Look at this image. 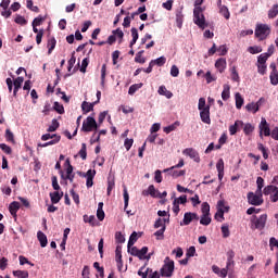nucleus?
<instances>
[{
	"mask_svg": "<svg viewBox=\"0 0 278 278\" xmlns=\"http://www.w3.org/2000/svg\"><path fill=\"white\" fill-rule=\"evenodd\" d=\"M203 1L205 0H195L194 1V10H193V22L200 29H205L207 24H205V15H203Z\"/></svg>",
	"mask_w": 278,
	"mask_h": 278,
	"instance_id": "1",
	"label": "nucleus"
},
{
	"mask_svg": "<svg viewBox=\"0 0 278 278\" xmlns=\"http://www.w3.org/2000/svg\"><path fill=\"white\" fill-rule=\"evenodd\" d=\"M254 36L260 41L266 40L270 36V26L268 24H256Z\"/></svg>",
	"mask_w": 278,
	"mask_h": 278,
	"instance_id": "2",
	"label": "nucleus"
},
{
	"mask_svg": "<svg viewBox=\"0 0 278 278\" xmlns=\"http://www.w3.org/2000/svg\"><path fill=\"white\" fill-rule=\"evenodd\" d=\"M173 273H175V261L167 256L165 257L164 265L161 268V277H173Z\"/></svg>",
	"mask_w": 278,
	"mask_h": 278,
	"instance_id": "3",
	"label": "nucleus"
},
{
	"mask_svg": "<svg viewBox=\"0 0 278 278\" xmlns=\"http://www.w3.org/2000/svg\"><path fill=\"white\" fill-rule=\"evenodd\" d=\"M99 129V124H97V119L92 116H88L84 122L81 126V131L85 134H90V131H97Z\"/></svg>",
	"mask_w": 278,
	"mask_h": 278,
	"instance_id": "4",
	"label": "nucleus"
},
{
	"mask_svg": "<svg viewBox=\"0 0 278 278\" xmlns=\"http://www.w3.org/2000/svg\"><path fill=\"white\" fill-rule=\"evenodd\" d=\"M184 159H180L178 164L169 167V168H166L163 170V173H170L172 177H174L175 179H177V177H184V175H186V170L185 169H181V170H177L175 168H181L184 167Z\"/></svg>",
	"mask_w": 278,
	"mask_h": 278,
	"instance_id": "5",
	"label": "nucleus"
},
{
	"mask_svg": "<svg viewBox=\"0 0 278 278\" xmlns=\"http://www.w3.org/2000/svg\"><path fill=\"white\" fill-rule=\"evenodd\" d=\"M266 220H268L267 214H263L260 217H257V215L251 217L252 225H254L255 229H260V231L266 227Z\"/></svg>",
	"mask_w": 278,
	"mask_h": 278,
	"instance_id": "6",
	"label": "nucleus"
},
{
	"mask_svg": "<svg viewBox=\"0 0 278 278\" xmlns=\"http://www.w3.org/2000/svg\"><path fill=\"white\" fill-rule=\"evenodd\" d=\"M258 129H260V138H264V136L265 137L270 136V124H268V122L264 117L261 118Z\"/></svg>",
	"mask_w": 278,
	"mask_h": 278,
	"instance_id": "7",
	"label": "nucleus"
},
{
	"mask_svg": "<svg viewBox=\"0 0 278 278\" xmlns=\"http://www.w3.org/2000/svg\"><path fill=\"white\" fill-rule=\"evenodd\" d=\"M248 203L250 205H262L264 203V198H262V192L261 193H253L249 192L248 193Z\"/></svg>",
	"mask_w": 278,
	"mask_h": 278,
	"instance_id": "8",
	"label": "nucleus"
},
{
	"mask_svg": "<svg viewBox=\"0 0 278 278\" xmlns=\"http://www.w3.org/2000/svg\"><path fill=\"white\" fill-rule=\"evenodd\" d=\"M184 155H187L188 157H190L191 160H193V162H201V157L199 156V152H197V150H194L193 148H187L182 151Z\"/></svg>",
	"mask_w": 278,
	"mask_h": 278,
	"instance_id": "9",
	"label": "nucleus"
},
{
	"mask_svg": "<svg viewBox=\"0 0 278 278\" xmlns=\"http://www.w3.org/2000/svg\"><path fill=\"white\" fill-rule=\"evenodd\" d=\"M192 220H199V214L187 212L185 213L182 223H180V225L188 226L190 223H192Z\"/></svg>",
	"mask_w": 278,
	"mask_h": 278,
	"instance_id": "10",
	"label": "nucleus"
},
{
	"mask_svg": "<svg viewBox=\"0 0 278 278\" xmlns=\"http://www.w3.org/2000/svg\"><path fill=\"white\" fill-rule=\"evenodd\" d=\"M94 175H97V170L89 169L86 174L83 175V177L87 178L86 186L87 188H92L94 186Z\"/></svg>",
	"mask_w": 278,
	"mask_h": 278,
	"instance_id": "11",
	"label": "nucleus"
},
{
	"mask_svg": "<svg viewBox=\"0 0 278 278\" xmlns=\"http://www.w3.org/2000/svg\"><path fill=\"white\" fill-rule=\"evenodd\" d=\"M200 118L202 123H205V125H211L212 118H210V105H206L205 109L200 111Z\"/></svg>",
	"mask_w": 278,
	"mask_h": 278,
	"instance_id": "12",
	"label": "nucleus"
},
{
	"mask_svg": "<svg viewBox=\"0 0 278 278\" xmlns=\"http://www.w3.org/2000/svg\"><path fill=\"white\" fill-rule=\"evenodd\" d=\"M223 207V200H219L217 202V212L215 213V220H219V223H223L225 220V210H222Z\"/></svg>",
	"mask_w": 278,
	"mask_h": 278,
	"instance_id": "13",
	"label": "nucleus"
},
{
	"mask_svg": "<svg viewBox=\"0 0 278 278\" xmlns=\"http://www.w3.org/2000/svg\"><path fill=\"white\" fill-rule=\"evenodd\" d=\"M25 81V78L23 77H17L14 81H13V97H16V94L18 93V90H21L23 83Z\"/></svg>",
	"mask_w": 278,
	"mask_h": 278,
	"instance_id": "14",
	"label": "nucleus"
},
{
	"mask_svg": "<svg viewBox=\"0 0 278 278\" xmlns=\"http://www.w3.org/2000/svg\"><path fill=\"white\" fill-rule=\"evenodd\" d=\"M60 140H62V136L54 135V139H52L46 143H38V147H40L41 149H45L47 147H52L53 144H58V142H60Z\"/></svg>",
	"mask_w": 278,
	"mask_h": 278,
	"instance_id": "15",
	"label": "nucleus"
},
{
	"mask_svg": "<svg viewBox=\"0 0 278 278\" xmlns=\"http://www.w3.org/2000/svg\"><path fill=\"white\" fill-rule=\"evenodd\" d=\"M215 68H217L219 73H225V68H227V60L223 58L218 59L215 62Z\"/></svg>",
	"mask_w": 278,
	"mask_h": 278,
	"instance_id": "16",
	"label": "nucleus"
},
{
	"mask_svg": "<svg viewBox=\"0 0 278 278\" xmlns=\"http://www.w3.org/2000/svg\"><path fill=\"white\" fill-rule=\"evenodd\" d=\"M277 192L278 188L275 185H268L263 189V194H265V197H271V194H277Z\"/></svg>",
	"mask_w": 278,
	"mask_h": 278,
	"instance_id": "17",
	"label": "nucleus"
},
{
	"mask_svg": "<svg viewBox=\"0 0 278 278\" xmlns=\"http://www.w3.org/2000/svg\"><path fill=\"white\" fill-rule=\"evenodd\" d=\"M94 105H97V102L89 103V102L84 101L81 103L83 113L88 114L89 112H92L94 110Z\"/></svg>",
	"mask_w": 278,
	"mask_h": 278,
	"instance_id": "18",
	"label": "nucleus"
},
{
	"mask_svg": "<svg viewBox=\"0 0 278 278\" xmlns=\"http://www.w3.org/2000/svg\"><path fill=\"white\" fill-rule=\"evenodd\" d=\"M64 197V192L54 191L50 193V200L52 204H56L59 201H62V198Z\"/></svg>",
	"mask_w": 278,
	"mask_h": 278,
	"instance_id": "19",
	"label": "nucleus"
},
{
	"mask_svg": "<svg viewBox=\"0 0 278 278\" xmlns=\"http://www.w3.org/2000/svg\"><path fill=\"white\" fill-rule=\"evenodd\" d=\"M147 253H149V248L148 247H143L141 250H138L137 252V257L139 260H151V254H149L148 256Z\"/></svg>",
	"mask_w": 278,
	"mask_h": 278,
	"instance_id": "20",
	"label": "nucleus"
},
{
	"mask_svg": "<svg viewBox=\"0 0 278 278\" xmlns=\"http://www.w3.org/2000/svg\"><path fill=\"white\" fill-rule=\"evenodd\" d=\"M157 92L162 97H166V99H173V91H168V89H166V86H164V85L159 87Z\"/></svg>",
	"mask_w": 278,
	"mask_h": 278,
	"instance_id": "21",
	"label": "nucleus"
},
{
	"mask_svg": "<svg viewBox=\"0 0 278 278\" xmlns=\"http://www.w3.org/2000/svg\"><path fill=\"white\" fill-rule=\"evenodd\" d=\"M21 210V203L14 201L9 205L10 214L14 217H16V213Z\"/></svg>",
	"mask_w": 278,
	"mask_h": 278,
	"instance_id": "22",
	"label": "nucleus"
},
{
	"mask_svg": "<svg viewBox=\"0 0 278 278\" xmlns=\"http://www.w3.org/2000/svg\"><path fill=\"white\" fill-rule=\"evenodd\" d=\"M37 238L40 242V247L45 249V247H47V244L49 243V241L47 240V235H45L42 231H38Z\"/></svg>",
	"mask_w": 278,
	"mask_h": 278,
	"instance_id": "23",
	"label": "nucleus"
},
{
	"mask_svg": "<svg viewBox=\"0 0 278 278\" xmlns=\"http://www.w3.org/2000/svg\"><path fill=\"white\" fill-rule=\"evenodd\" d=\"M55 45H58V41L55 40V37L48 39V55H51L53 53V49H55Z\"/></svg>",
	"mask_w": 278,
	"mask_h": 278,
	"instance_id": "24",
	"label": "nucleus"
},
{
	"mask_svg": "<svg viewBox=\"0 0 278 278\" xmlns=\"http://www.w3.org/2000/svg\"><path fill=\"white\" fill-rule=\"evenodd\" d=\"M130 33H131L132 40L130 41L129 47H130V49H132L134 45H136V42H138V38H139L138 28L132 27L130 29Z\"/></svg>",
	"mask_w": 278,
	"mask_h": 278,
	"instance_id": "25",
	"label": "nucleus"
},
{
	"mask_svg": "<svg viewBox=\"0 0 278 278\" xmlns=\"http://www.w3.org/2000/svg\"><path fill=\"white\" fill-rule=\"evenodd\" d=\"M239 125H244V123L242 121H236L235 125L229 126L230 136H236V134H238V126Z\"/></svg>",
	"mask_w": 278,
	"mask_h": 278,
	"instance_id": "26",
	"label": "nucleus"
},
{
	"mask_svg": "<svg viewBox=\"0 0 278 278\" xmlns=\"http://www.w3.org/2000/svg\"><path fill=\"white\" fill-rule=\"evenodd\" d=\"M235 99L237 110H242V105H244V98H242V94L236 93Z\"/></svg>",
	"mask_w": 278,
	"mask_h": 278,
	"instance_id": "27",
	"label": "nucleus"
},
{
	"mask_svg": "<svg viewBox=\"0 0 278 278\" xmlns=\"http://www.w3.org/2000/svg\"><path fill=\"white\" fill-rule=\"evenodd\" d=\"M13 277L17 278H29V271L27 270H13Z\"/></svg>",
	"mask_w": 278,
	"mask_h": 278,
	"instance_id": "28",
	"label": "nucleus"
},
{
	"mask_svg": "<svg viewBox=\"0 0 278 278\" xmlns=\"http://www.w3.org/2000/svg\"><path fill=\"white\" fill-rule=\"evenodd\" d=\"M59 128H60V122H58V119H52V123L48 127L47 131L48 134H51L53 131H58Z\"/></svg>",
	"mask_w": 278,
	"mask_h": 278,
	"instance_id": "29",
	"label": "nucleus"
},
{
	"mask_svg": "<svg viewBox=\"0 0 278 278\" xmlns=\"http://www.w3.org/2000/svg\"><path fill=\"white\" fill-rule=\"evenodd\" d=\"M45 21H47V17L42 16V15H39L37 17L34 18L33 23H31V26L33 27H40V25L42 23H45Z\"/></svg>",
	"mask_w": 278,
	"mask_h": 278,
	"instance_id": "30",
	"label": "nucleus"
},
{
	"mask_svg": "<svg viewBox=\"0 0 278 278\" xmlns=\"http://www.w3.org/2000/svg\"><path fill=\"white\" fill-rule=\"evenodd\" d=\"M114 186H116L114 178H108V188H106L108 197L112 194V190H114Z\"/></svg>",
	"mask_w": 278,
	"mask_h": 278,
	"instance_id": "31",
	"label": "nucleus"
},
{
	"mask_svg": "<svg viewBox=\"0 0 278 278\" xmlns=\"http://www.w3.org/2000/svg\"><path fill=\"white\" fill-rule=\"evenodd\" d=\"M212 223V217L210 215H201L200 225L207 227Z\"/></svg>",
	"mask_w": 278,
	"mask_h": 278,
	"instance_id": "32",
	"label": "nucleus"
},
{
	"mask_svg": "<svg viewBox=\"0 0 278 278\" xmlns=\"http://www.w3.org/2000/svg\"><path fill=\"white\" fill-rule=\"evenodd\" d=\"M230 88L229 85H224V90L222 92V99L223 101H227L230 97Z\"/></svg>",
	"mask_w": 278,
	"mask_h": 278,
	"instance_id": "33",
	"label": "nucleus"
},
{
	"mask_svg": "<svg viewBox=\"0 0 278 278\" xmlns=\"http://www.w3.org/2000/svg\"><path fill=\"white\" fill-rule=\"evenodd\" d=\"M219 13L226 18V21H229L231 14L229 13V9L227 8V5H222L219 8Z\"/></svg>",
	"mask_w": 278,
	"mask_h": 278,
	"instance_id": "34",
	"label": "nucleus"
},
{
	"mask_svg": "<svg viewBox=\"0 0 278 278\" xmlns=\"http://www.w3.org/2000/svg\"><path fill=\"white\" fill-rule=\"evenodd\" d=\"M253 131H255V126H252L251 123H248L244 125L243 134H245V136H251V134H253Z\"/></svg>",
	"mask_w": 278,
	"mask_h": 278,
	"instance_id": "35",
	"label": "nucleus"
},
{
	"mask_svg": "<svg viewBox=\"0 0 278 278\" xmlns=\"http://www.w3.org/2000/svg\"><path fill=\"white\" fill-rule=\"evenodd\" d=\"M123 261V247L117 245L115 250V262H121Z\"/></svg>",
	"mask_w": 278,
	"mask_h": 278,
	"instance_id": "36",
	"label": "nucleus"
},
{
	"mask_svg": "<svg viewBox=\"0 0 278 278\" xmlns=\"http://www.w3.org/2000/svg\"><path fill=\"white\" fill-rule=\"evenodd\" d=\"M278 15V4H274L268 11V18H277Z\"/></svg>",
	"mask_w": 278,
	"mask_h": 278,
	"instance_id": "37",
	"label": "nucleus"
},
{
	"mask_svg": "<svg viewBox=\"0 0 278 278\" xmlns=\"http://www.w3.org/2000/svg\"><path fill=\"white\" fill-rule=\"evenodd\" d=\"M176 23H177V27L181 29V26L184 25V13L181 11H178L176 13Z\"/></svg>",
	"mask_w": 278,
	"mask_h": 278,
	"instance_id": "38",
	"label": "nucleus"
},
{
	"mask_svg": "<svg viewBox=\"0 0 278 278\" xmlns=\"http://www.w3.org/2000/svg\"><path fill=\"white\" fill-rule=\"evenodd\" d=\"M245 110L248 112H253V114H256V112H260V109L257 108V104H255L254 102L248 103L245 105Z\"/></svg>",
	"mask_w": 278,
	"mask_h": 278,
	"instance_id": "39",
	"label": "nucleus"
},
{
	"mask_svg": "<svg viewBox=\"0 0 278 278\" xmlns=\"http://www.w3.org/2000/svg\"><path fill=\"white\" fill-rule=\"evenodd\" d=\"M143 194H150V197L156 198L157 197V190L155 189V186L150 185L148 188V191H143Z\"/></svg>",
	"mask_w": 278,
	"mask_h": 278,
	"instance_id": "40",
	"label": "nucleus"
},
{
	"mask_svg": "<svg viewBox=\"0 0 278 278\" xmlns=\"http://www.w3.org/2000/svg\"><path fill=\"white\" fill-rule=\"evenodd\" d=\"M140 88H142V83L131 85L128 89V94H136V92H138V90H140Z\"/></svg>",
	"mask_w": 278,
	"mask_h": 278,
	"instance_id": "41",
	"label": "nucleus"
},
{
	"mask_svg": "<svg viewBox=\"0 0 278 278\" xmlns=\"http://www.w3.org/2000/svg\"><path fill=\"white\" fill-rule=\"evenodd\" d=\"M78 155L81 157V160H86L88 157L86 143H81V149L79 150Z\"/></svg>",
	"mask_w": 278,
	"mask_h": 278,
	"instance_id": "42",
	"label": "nucleus"
},
{
	"mask_svg": "<svg viewBox=\"0 0 278 278\" xmlns=\"http://www.w3.org/2000/svg\"><path fill=\"white\" fill-rule=\"evenodd\" d=\"M83 220L84 223H88L89 225H91V227H94V220H97V218L94 217V215H84Z\"/></svg>",
	"mask_w": 278,
	"mask_h": 278,
	"instance_id": "43",
	"label": "nucleus"
},
{
	"mask_svg": "<svg viewBox=\"0 0 278 278\" xmlns=\"http://www.w3.org/2000/svg\"><path fill=\"white\" fill-rule=\"evenodd\" d=\"M108 73V65L103 64L101 67V86H105V75Z\"/></svg>",
	"mask_w": 278,
	"mask_h": 278,
	"instance_id": "44",
	"label": "nucleus"
},
{
	"mask_svg": "<svg viewBox=\"0 0 278 278\" xmlns=\"http://www.w3.org/2000/svg\"><path fill=\"white\" fill-rule=\"evenodd\" d=\"M154 66H164L166 64V59L164 56H160L155 60L151 61Z\"/></svg>",
	"mask_w": 278,
	"mask_h": 278,
	"instance_id": "45",
	"label": "nucleus"
},
{
	"mask_svg": "<svg viewBox=\"0 0 278 278\" xmlns=\"http://www.w3.org/2000/svg\"><path fill=\"white\" fill-rule=\"evenodd\" d=\"M248 52L251 53L252 55H255L257 53H262V47L251 46V47L248 48Z\"/></svg>",
	"mask_w": 278,
	"mask_h": 278,
	"instance_id": "46",
	"label": "nucleus"
},
{
	"mask_svg": "<svg viewBox=\"0 0 278 278\" xmlns=\"http://www.w3.org/2000/svg\"><path fill=\"white\" fill-rule=\"evenodd\" d=\"M136 242H138V232L134 231L128 240V248L132 247L134 244H136Z\"/></svg>",
	"mask_w": 278,
	"mask_h": 278,
	"instance_id": "47",
	"label": "nucleus"
},
{
	"mask_svg": "<svg viewBox=\"0 0 278 278\" xmlns=\"http://www.w3.org/2000/svg\"><path fill=\"white\" fill-rule=\"evenodd\" d=\"M142 53H144L143 50L139 51L136 56H135V62H137V64H144V62H147V60L142 56Z\"/></svg>",
	"mask_w": 278,
	"mask_h": 278,
	"instance_id": "48",
	"label": "nucleus"
},
{
	"mask_svg": "<svg viewBox=\"0 0 278 278\" xmlns=\"http://www.w3.org/2000/svg\"><path fill=\"white\" fill-rule=\"evenodd\" d=\"M230 71L232 81L240 83V75L238 74V70H236V66H232Z\"/></svg>",
	"mask_w": 278,
	"mask_h": 278,
	"instance_id": "49",
	"label": "nucleus"
},
{
	"mask_svg": "<svg viewBox=\"0 0 278 278\" xmlns=\"http://www.w3.org/2000/svg\"><path fill=\"white\" fill-rule=\"evenodd\" d=\"M177 127H179V122H176L175 124L164 127L163 131L165 134H170V131H175L177 129Z\"/></svg>",
	"mask_w": 278,
	"mask_h": 278,
	"instance_id": "50",
	"label": "nucleus"
},
{
	"mask_svg": "<svg viewBox=\"0 0 278 278\" xmlns=\"http://www.w3.org/2000/svg\"><path fill=\"white\" fill-rule=\"evenodd\" d=\"M256 186H257L256 194H261L262 193V188H264V178L257 177Z\"/></svg>",
	"mask_w": 278,
	"mask_h": 278,
	"instance_id": "51",
	"label": "nucleus"
},
{
	"mask_svg": "<svg viewBox=\"0 0 278 278\" xmlns=\"http://www.w3.org/2000/svg\"><path fill=\"white\" fill-rule=\"evenodd\" d=\"M164 231H166V226H163L161 229L154 232L156 240H164Z\"/></svg>",
	"mask_w": 278,
	"mask_h": 278,
	"instance_id": "52",
	"label": "nucleus"
},
{
	"mask_svg": "<svg viewBox=\"0 0 278 278\" xmlns=\"http://www.w3.org/2000/svg\"><path fill=\"white\" fill-rule=\"evenodd\" d=\"M115 242H117V244H123L125 242V236L123 235V232H115Z\"/></svg>",
	"mask_w": 278,
	"mask_h": 278,
	"instance_id": "53",
	"label": "nucleus"
},
{
	"mask_svg": "<svg viewBox=\"0 0 278 278\" xmlns=\"http://www.w3.org/2000/svg\"><path fill=\"white\" fill-rule=\"evenodd\" d=\"M26 7L31 12H37V13L40 12V9L36 5H34V1H31V0L26 1Z\"/></svg>",
	"mask_w": 278,
	"mask_h": 278,
	"instance_id": "54",
	"label": "nucleus"
},
{
	"mask_svg": "<svg viewBox=\"0 0 278 278\" xmlns=\"http://www.w3.org/2000/svg\"><path fill=\"white\" fill-rule=\"evenodd\" d=\"M270 84L277 86L278 84V72H271L269 75Z\"/></svg>",
	"mask_w": 278,
	"mask_h": 278,
	"instance_id": "55",
	"label": "nucleus"
},
{
	"mask_svg": "<svg viewBox=\"0 0 278 278\" xmlns=\"http://www.w3.org/2000/svg\"><path fill=\"white\" fill-rule=\"evenodd\" d=\"M202 215L210 216V203L203 202L201 206Z\"/></svg>",
	"mask_w": 278,
	"mask_h": 278,
	"instance_id": "56",
	"label": "nucleus"
},
{
	"mask_svg": "<svg viewBox=\"0 0 278 278\" xmlns=\"http://www.w3.org/2000/svg\"><path fill=\"white\" fill-rule=\"evenodd\" d=\"M53 110L58 112V114H64V105L60 104V102H54Z\"/></svg>",
	"mask_w": 278,
	"mask_h": 278,
	"instance_id": "57",
	"label": "nucleus"
},
{
	"mask_svg": "<svg viewBox=\"0 0 278 278\" xmlns=\"http://www.w3.org/2000/svg\"><path fill=\"white\" fill-rule=\"evenodd\" d=\"M222 233L223 238H229V236H231V232L229 231V225L222 226Z\"/></svg>",
	"mask_w": 278,
	"mask_h": 278,
	"instance_id": "58",
	"label": "nucleus"
},
{
	"mask_svg": "<svg viewBox=\"0 0 278 278\" xmlns=\"http://www.w3.org/2000/svg\"><path fill=\"white\" fill-rule=\"evenodd\" d=\"M18 260H20L21 266H25V264H28L29 266H34V263L29 262V260H27V257H25L23 255H20Z\"/></svg>",
	"mask_w": 278,
	"mask_h": 278,
	"instance_id": "59",
	"label": "nucleus"
},
{
	"mask_svg": "<svg viewBox=\"0 0 278 278\" xmlns=\"http://www.w3.org/2000/svg\"><path fill=\"white\" fill-rule=\"evenodd\" d=\"M112 34L114 36H117V38H119V42H123V38L125 37V33H123L121 30V28H117V29L113 30Z\"/></svg>",
	"mask_w": 278,
	"mask_h": 278,
	"instance_id": "60",
	"label": "nucleus"
},
{
	"mask_svg": "<svg viewBox=\"0 0 278 278\" xmlns=\"http://www.w3.org/2000/svg\"><path fill=\"white\" fill-rule=\"evenodd\" d=\"M0 149L1 151H3L4 153H7V155H11L12 154V148H10V146L5 144V143H1L0 144Z\"/></svg>",
	"mask_w": 278,
	"mask_h": 278,
	"instance_id": "61",
	"label": "nucleus"
},
{
	"mask_svg": "<svg viewBox=\"0 0 278 278\" xmlns=\"http://www.w3.org/2000/svg\"><path fill=\"white\" fill-rule=\"evenodd\" d=\"M124 147H125L126 151H129V149H131V147H134V139L126 138L124 141Z\"/></svg>",
	"mask_w": 278,
	"mask_h": 278,
	"instance_id": "62",
	"label": "nucleus"
},
{
	"mask_svg": "<svg viewBox=\"0 0 278 278\" xmlns=\"http://www.w3.org/2000/svg\"><path fill=\"white\" fill-rule=\"evenodd\" d=\"M5 139L8 140V142H14V134L12 132V130H5Z\"/></svg>",
	"mask_w": 278,
	"mask_h": 278,
	"instance_id": "63",
	"label": "nucleus"
},
{
	"mask_svg": "<svg viewBox=\"0 0 278 278\" xmlns=\"http://www.w3.org/2000/svg\"><path fill=\"white\" fill-rule=\"evenodd\" d=\"M268 58L269 56L265 53L258 55V58H257L258 64H266V61L268 60Z\"/></svg>",
	"mask_w": 278,
	"mask_h": 278,
	"instance_id": "64",
	"label": "nucleus"
}]
</instances>
